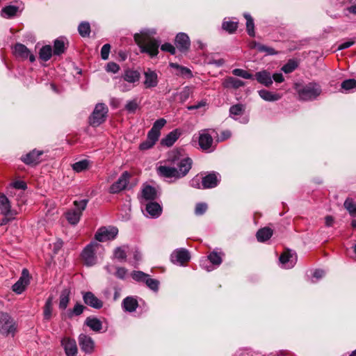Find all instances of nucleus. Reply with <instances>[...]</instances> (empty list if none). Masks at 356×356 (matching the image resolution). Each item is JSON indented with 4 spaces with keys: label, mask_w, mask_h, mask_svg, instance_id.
I'll return each mask as SVG.
<instances>
[{
    "label": "nucleus",
    "mask_w": 356,
    "mask_h": 356,
    "mask_svg": "<svg viewBox=\"0 0 356 356\" xmlns=\"http://www.w3.org/2000/svg\"><path fill=\"white\" fill-rule=\"evenodd\" d=\"M52 55V49L50 45L42 47L39 52L40 58L44 61L49 60Z\"/></svg>",
    "instance_id": "43"
},
{
    "label": "nucleus",
    "mask_w": 356,
    "mask_h": 356,
    "mask_svg": "<svg viewBox=\"0 0 356 356\" xmlns=\"http://www.w3.org/2000/svg\"><path fill=\"white\" fill-rule=\"evenodd\" d=\"M147 274L142 272V271H133L131 273L132 278L137 282H144L145 281Z\"/></svg>",
    "instance_id": "54"
},
{
    "label": "nucleus",
    "mask_w": 356,
    "mask_h": 356,
    "mask_svg": "<svg viewBox=\"0 0 356 356\" xmlns=\"http://www.w3.org/2000/svg\"><path fill=\"white\" fill-rule=\"evenodd\" d=\"M213 138L208 133L207 130H203L200 133L199 136V145L200 147L204 150L207 152H211L212 144H213Z\"/></svg>",
    "instance_id": "17"
},
{
    "label": "nucleus",
    "mask_w": 356,
    "mask_h": 356,
    "mask_svg": "<svg viewBox=\"0 0 356 356\" xmlns=\"http://www.w3.org/2000/svg\"><path fill=\"white\" fill-rule=\"evenodd\" d=\"M343 206L351 216L356 217V202L353 198L348 197L345 200Z\"/></svg>",
    "instance_id": "41"
},
{
    "label": "nucleus",
    "mask_w": 356,
    "mask_h": 356,
    "mask_svg": "<svg viewBox=\"0 0 356 356\" xmlns=\"http://www.w3.org/2000/svg\"><path fill=\"white\" fill-rule=\"evenodd\" d=\"M85 324L94 332H100L102 329V321L96 317H88L85 321Z\"/></svg>",
    "instance_id": "27"
},
{
    "label": "nucleus",
    "mask_w": 356,
    "mask_h": 356,
    "mask_svg": "<svg viewBox=\"0 0 356 356\" xmlns=\"http://www.w3.org/2000/svg\"><path fill=\"white\" fill-rule=\"evenodd\" d=\"M138 305L137 300L131 296L125 298L122 304L123 309L128 312H135Z\"/></svg>",
    "instance_id": "25"
},
{
    "label": "nucleus",
    "mask_w": 356,
    "mask_h": 356,
    "mask_svg": "<svg viewBox=\"0 0 356 356\" xmlns=\"http://www.w3.org/2000/svg\"><path fill=\"white\" fill-rule=\"evenodd\" d=\"M138 107L136 99L129 101L125 105V109L129 113H134Z\"/></svg>",
    "instance_id": "56"
},
{
    "label": "nucleus",
    "mask_w": 356,
    "mask_h": 356,
    "mask_svg": "<svg viewBox=\"0 0 356 356\" xmlns=\"http://www.w3.org/2000/svg\"><path fill=\"white\" fill-rule=\"evenodd\" d=\"M258 92L261 98L268 102H275L280 99L282 97L280 94L266 90H261Z\"/></svg>",
    "instance_id": "33"
},
{
    "label": "nucleus",
    "mask_w": 356,
    "mask_h": 356,
    "mask_svg": "<svg viewBox=\"0 0 356 356\" xmlns=\"http://www.w3.org/2000/svg\"><path fill=\"white\" fill-rule=\"evenodd\" d=\"M222 256H223L222 252H218L216 251H213L208 255V259L210 261V262L212 264H213L216 266H219L222 261Z\"/></svg>",
    "instance_id": "40"
},
{
    "label": "nucleus",
    "mask_w": 356,
    "mask_h": 356,
    "mask_svg": "<svg viewBox=\"0 0 356 356\" xmlns=\"http://www.w3.org/2000/svg\"><path fill=\"white\" fill-rule=\"evenodd\" d=\"M83 300L87 305L99 309L103 307V302L97 298L92 292L83 293Z\"/></svg>",
    "instance_id": "19"
},
{
    "label": "nucleus",
    "mask_w": 356,
    "mask_h": 356,
    "mask_svg": "<svg viewBox=\"0 0 356 356\" xmlns=\"http://www.w3.org/2000/svg\"><path fill=\"white\" fill-rule=\"evenodd\" d=\"M90 161L87 159H83L77 161L72 165V168L76 172H81L88 168Z\"/></svg>",
    "instance_id": "42"
},
{
    "label": "nucleus",
    "mask_w": 356,
    "mask_h": 356,
    "mask_svg": "<svg viewBox=\"0 0 356 356\" xmlns=\"http://www.w3.org/2000/svg\"><path fill=\"white\" fill-rule=\"evenodd\" d=\"M207 204L204 202L197 203L195 206V213L197 216L203 215L207 210Z\"/></svg>",
    "instance_id": "55"
},
{
    "label": "nucleus",
    "mask_w": 356,
    "mask_h": 356,
    "mask_svg": "<svg viewBox=\"0 0 356 356\" xmlns=\"http://www.w3.org/2000/svg\"><path fill=\"white\" fill-rule=\"evenodd\" d=\"M280 261L283 268H291L297 262V254L293 251L286 250L280 255Z\"/></svg>",
    "instance_id": "11"
},
{
    "label": "nucleus",
    "mask_w": 356,
    "mask_h": 356,
    "mask_svg": "<svg viewBox=\"0 0 356 356\" xmlns=\"http://www.w3.org/2000/svg\"><path fill=\"white\" fill-rule=\"evenodd\" d=\"M12 186L17 189L24 190L26 188V184L23 181H15L12 183Z\"/></svg>",
    "instance_id": "64"
},
{
    "label": "nucleus",
    "mask_w": 356,
    "mask_h": 356,
    "mask_svg": "<svg viewBox=\"0 0 356 356\" xmlns=\"http://www.w3.org/2000/svg\"><path fill=\"white\" fill-rule=\"evenodd\" d=\"M81 349L86 354L92 353L95 350V342L93 339L85 334H81L78 338Z\"/></svg>",
    "instance_id": "13"
},
{
    "label": "nucleus",
    "mask_w": 356,
    "mask_h": 356,
    "mask_svg": "<svg viewBox=\"0 0 356 356\" xmlns=\"http://www.w3.org/2000/svg\"><path fill=\"white\" fill-rule=\"evenodd\" d=\"M244 108L243 104H237L229 108V117L234 120H239L243 115Z\"/></svg>",
    "instance_id": "26"
},
{
    "label": "nucleus",
    "mask_w": 356,
    "mask_h": 356,
    "mask_svg": "<svg viewBox=\"0 0 356 356\" xmlns=\"http://www.w3.org/2000/svg\"><path fill=\"white\" fill-rule=\"evenodd\" d=\"M0 210L4 216H15L17 213L11 209V204L4 194H0Z\"/></svg>",
    "instance_id": "20"
},
{
    "label": "nucleus",
    "mask_w": 356,
    "mask_h": 356,
    "mask_svg": "<svg viewBox=\"0 0 356 356\" xmlns=\"http://www.w3.org/2000/svg\"><path fill=\"white\" fill-rule=\"evenodd\" d=\"M243 83L242 81L233 76H228L225 78L222 82V86L226 88H238L242 86Z\"/></svg>",
    "instance_id": "29"
},
{
    "label": "nucleus",
    "mask_w": 356,
    "mask_h": 356,
    "mask_svg": "<svg viewBox=\"0 0 356 356\" xmlns=\"http://www.w3.org/2000/svg\"><path fill=\"white\" fill-rule=\"evenodd\" d=\"M295 89L298 94L300 99L302 101H312L316 99L321 93V88L316 83H309L306 85L296 83Z\"/></svg>",
    "instance_id": "3"
},
{
    "label": "nucleus",
    "mask_w": 356,
    "mask_h": 356,
    "mask_svg": "<svg viewBox=\"0 0 356 356\" xmlns=\"http://www.w3.org/2000/svg\"><path fill=\"white\" fill-rule=\"evenodd\" d=\"M53 296H50L46 300L43 308V316L47 321L51 319L53 311Z\"/></svg>",
    "instance_id": "35"
},
{
    "label": "nucleus",
    "mask_w": 356,
    "mask_h": 356,
    "mask_svg": "<svg viewBox=\"0 0 356 356\" xmlns=\"http://www.w3.org/2000/svg\"><path fill=\"white\" fill-rule=\"evenodd\" d=\"M70 290L69 289H63L60 295L59 308L64 310L67 308L70 302Z\"/></svg>",
    "instance_id": "38"
},
{
    "label": "nucleus",
    "mask_w": 356,
    "mask_h": 356,
    "mask_svg": "<svg viewBox=\"0 0 356 356\" xmlns=\"http://www.w3.org/2000/svg\"><path fill=\"white\" fill-rule=\"evenodd\" d=\"M130 175L128 172H124L118 179L109 188L110 193H118L124 190L129 182Z\"/></svg>",
    "instance_id": "9"
},
{
    "label": "nucleus",
    "mask_w": 356,
    "mask_h": 356,
    "mask_svg": "<svg viewBox=\"0 0 356 356\" xmlns=\"http://www.w3.org/2000/svg\"><path fill=\"white\" fill-rule=\"evenodd\" d=\"M189 184L193 188L198 189L202 188V178L196 176L190 181Z\"/></svg>",
    "instance_id": "58"
},
{
    "label": "nucleus",
    "mask_w": 356,
    "mask_h": 356,
    "mask_svg": "<svg viewBox=\"0 0 356 356\" xmlns=\"http://www.w3.org/2000/svg\"><path fill=\"white\" fill-rule=\"evenodd\" d=\"M180 135V131L179 129H175L161 139V145L165 147H171L177 141Z\"/></svg>",
    "instance_id": "23"
},
{
    "label": "nucleus",
    "mask_w": 356,
    "mask_h": 356,
    "mask_svg": "<svg viewBox=\"0 0 356 356\" xmlns=\"http://www.w3.org/2000/svg\"><path fill=\"white\" fill-rule=\"evenodd\" d=\"M107 113L108 108L104 104H97L89 118L90 124L92 127L100 125L105 121Z\"/></svg>",
    "instance_id": "7"
},
{
    "label": "nucleus",
    "mask_w": 356,
    "mask_h": 356,
    "mask_svg": "<svg viewBox=\"0 0 356 356\" xmlns=\"http://www.w3.org/2000/svg\"><path fill=\"white\" fill-rule=\"evenodd\" d=\"M102 249V245L97 242H91L82 251L81 258L88 266H91L97 263V252Z\"/></svg>",
    "instance_id": "6"
},
{
    "label": "nucleus",
    "mask_w": 356,
    "mask_h": 356,
    "mask_svg": "<svg viewBox=\"0 0 356 356\" xmlns=\"http://www.w3.org/2000/svg\"><path fill=\"white\" fill-rule=\"evenodd\" d=\"M29 284V273L27 269H23L22 276L15 283L13 286V291L17 294H21L24 291Z\"/></svg>",
    "instance_id": "12"
},
{
    "label": "nucleus",
    "mask_w": 356,
    "mask_h": 356,
    "mask_svg": "<svg viewBox=\"0 0 356 356\" xmlns=\"http://www.w3.org/2000/svg\"><path fill=\"white\" fill-rule=\"evenodd\" d=\"M120 70V67L118 64L111 62L107 64L106 70L113 73H116Z\"/></svg>",
    "instance_id": "63"
},
{
    "label": "nucleus",
    "mask_w": 356,
    "mask_h": 356,
    "mask_svg": "<svg viewBox=\"0 0 356 356\" xmlns=\"http://www.w3.org/2000/svg\"><path fill=\"white\" fill-rule=\"evenodd\" d=\"M78 31L82 37L88 36L90 33V26L89 23L85 22H81L78 27Z\"/></svg>",
    "instance_id": "50"
},
{
    "label": "nucleus",
    "mask_w": 356,
    "mask_h": 356,
    "mask_svg": "<svg viewBox=\"0 0 356 356\" xmlns=\"http://www.w3.org/2000/svg\"><path fill=\"white\" fill-rule=\"evenodd\" d=\"M118 234V229L113 226L102 227L95 234V239L99 242H104L114 239Z\"/></svg>",
    "instance_id": "8"
},
{
    "label": "nucleus",
    "mask_w": 356,
    "mask_h": 356,
    "mask_svg": "<svg viewBox=\"0 0 356 356\" xmlns=\"http://www.w3.org/2000/svg\"><path fill=\"white\" fill-rule=\"evenodd\" d=\"M238 24V22L237 21H234L229 17H226L222 22V28L229 33H233L237 29Z\"/></svg>",
    "instance_id": "32"
},
{
    "label": "nucleus",
    "mask_w": 356,
    "mask_h": 356,
    "mask_svg": "<svg viewBox=\"0 0 356 356\" xmlns=\"http://www.w3.org/2000/svg\"><path fill=\"white\" fill-rule=\"evenodd\" d=\"M65 51V42L63 39H56L54 41V54L55 55H60Z\"/></svg>",
    "instance_id": "46"
},
{
    "label": "nucleus",
    "mask_w": 356,
    "mask_h": 356,
    "mask_svg": "<svg viewBox=\"0 0 356 356\" xmlns=\"http://www.w3.org/2000/svg\"><path fill=\"white\" fill-rule=\"evenodd\" d=\"M110 49H111V45L109 44H105L102 47L101 57L103 60H107L108 58Z\"/></svg>",
    "instance_id": "59"
},
{
    "label": "nucleus",
    "mask_w": 356,
    "mask_h": 356,
    "mask_svg": "<svg viewBox=\"0 0 356 356\" xmlns=\"http://www.w3.org/2000/svg\"><path fill=\"white\" fill-rule=\"evenodd\" d=\"M133 87L134 85L129 83H127V81H124L122 78L120 79L117 84V88L122 92L129 91Z\"/></svg>",
    "instance_id": "52"
},
{
    "label": "nucleus",
    "mask_w": 356,
    "mask_h": 356,
    "mask_svg": "<svg viewBox=\"0 0 356 356\" xmlns=\"http://www.w3.org/2000/svg\"><path fill=\"white\" fill-rule=\"evenodd\" d=\"M155 33L154 30L145 29L134 35V40L141 51L148 54L151 57L157 56L160 46V41L152 37Z\"/></svg>",
    "instance_id": "2"
},
{
    "label": "nucleus",
    "mask_w": 356,
    "mask_h": 356,
    "mask_svg": "<svg viewBox=\"0 0 356 356\" xmlns=\"http://www.w3.org/2000/svg\"><path fill=\"white\" fill-rule=\"evenodd\" d=\"M17 331V323L6 312H0V334L3 337H13Z\"/></svg>",
    "instance_id": "4"
},
{
    "label": "nucleus",
    "mask_w": 356,
    "mask_h": 356,
    "mask_svg": "<svg viewBox=\"0 0 356 356\" xmlns=\"http://www.w3.org/2000/svg\"><path fill=\"white\" fill-rule=\"evenodd\" d=\"M145 210L152 218L159 217L162 211L161 206L156 202H149L147 204Z\"/></svg>",
    "instance_id": "31"
},
{
    "label": "nucleus",
    "mask_w": 356,
    "mask_h": 356,
    "mask_svg": "<svg viewBox=\"0 0 356 356\" xmlns=\"http://www.w3.org/2000/svg\"><path fill=\"white\" fill-rule=\"evenodd\" d=\"M220 180L218 173L212 172L202 178V188H212L218 186Z\"/></svg>",
    "instance_id": "16"
},
{
    "label": "nucleus",
    "mask_w": 356,
    "mask_h": 356,
    "mask_svg": "<svg viewBox=\"0 0 356 356\" xmlns=\"http://www.w3.org/2000/svg\"><path fill=\"white\" fill-rule=\"evenodd\" d=\"M145 81L144 86L146 88H154L158 85V76L154 72L148 69L144 72Z\"/></svg>",
    "instance_id": "22"
},
{
    "label": "nucleus",
    "mask_w": 356,
    "mask_h": 356,
    "mask_svg": "<svg viewBox=\"0 0 356 356\" xmlns=\"http://www.w3.org/2000/svg\"><path fill=\"white\" fill-rule=\"evenodd\" d=\"M246 32L250 37L255 36L254 19L248 14H246Z\"/></svg>",
    "instance_id": "45"
},
{
    "label": "nucleus",
    "mask_w": 356,
    "mask_h": 356,
    "mask_svg": "<svg viewBox=\"0 0 356 356\" xmlns=\"http://www.w3.org/2000/svg\"><path fill=\"white\" fill-rule=\"evenodd\" d=\"M165 124L166 120L163 118H160L154 122L152 129L149 131V132L159 138L161 135V130Z\"/></svg>",
    "instance_id": "37"
},
{
    "label": "nucleus",
    "mask_w": 356,
    "mask_h": 356,
    "mask_svg": "<svg viewBox=\"0 0 356 356\" xmlns=\"http://www.w3.org/2000/svg\"><path fill=\"white\" fill-rule=\"evenodd\" d=\"M61 345L67 356H76L78 353L76 342L74 339L65 337L61 340Z\"/></svg>",
    "instance_id": "14"
},
{
    "label": "nucleus",
    "mask_w": 356,
    "mask_h": 356,
    "mask_svg": "<svg viewBox=\"0 0 356 356\" xmlns=\"http://www.w3.org/2000/svg\"><path fill=\"white\" fill-rule=\"evenodd\" d=\"M175 166L161 165L157 168L159 176L167 179H180L187 175L192 166L191 159L186 157L173 160Z\"/></svg>",
    "instance_id": "1"
},
{
    "label": "nucleus",
    "mask_w": 356,
    "mask_h": 356,
    "mask_svg": "<svg viewBox=\"0 0 356 356\" xmlns=\"http://www.w3.org/2000/svg\"><path fill=\"white\" fill-rule=\"evenodd\" d=\"M273 230L269 227H264L257 232V238L259 242H265L273 236Z\"/></svg>",
    "instance_id": "36"
},
{
    "label": "nucleus",
    "mask_w": 356,
    "mask_h": 356,
    "mask_svg": "<svg viewBox=\"0 0 356 356\" xmlns=\"http://www.w3.org/2000/svg\"><path fill=\"white\" fill-rule=\"evenodd\" d=\"M170 65L171 67L179 70V74L187 78H191L192 76L191 71L188 68L179 66L178 64L172 63H171Z\"/></svg>",
    "instance_id": "47"
},
{
    "label": "nucleus",
    "mask_w": 356,
    "mask_h": 356,
    "mask_svg": "<svg viewBox=\"0 0 356 356\" xmlns=\"http://www.w3.org/2000/svg\"><path fill=\"white\" fill-rule=\"evenodd\" d=\"M161 49L163 51L170 53L172 55L175 54L176 49L175 47L170 43H165L161 46Z\"/></svg>",
    "instance_id": "60"
},
{
    "label": "nucleus",
    "mask_w": 356,
    "mask_h": 356,
    "mask_svg": "<svg viewBox=\"0 0 356 356\" xmlns=\"http://www.w3.org/2000/svg\"><path fill=\"white\" fill-rule=\"evenodd\" d=\"M13 53L17 58L22 59L29 58L30 62L35 61V58L33 54H31L29 49L21 43H17L13 47Z\"/></svg>",
    "instance_id": "15"
},
{
    "label": "nucleus",
    "mask_w": 356,
    "mask_h": 356,
    "mask_svg": "<svg viewBox=\"0 0 356 356\" xmlns=\"http://www.w3.org/2000/svg\"><path fill=\"white\" fill-rule=\"evenodd\" d=\"M249 47L251 49H257L259 52H264L266 55H274L276 54L277 52L271 47H267L256 42H251L248 44Z\"/></svg>",
    "instance_id": "30"
},
{
    "label": "nucleus",
    "mask_w": 356,
    "mask_h": 356,
    "mask_svg": "<svg viewBox=\"0 0 356 356\" xmlns=\"http://www.w3.org/2000/svg\"><path fill=\"white\" fill-rule=\"evenodd\" d=\"M298 67V63L294 60H289L285 65L282 67V70L288 74L294 71Z\"/></svg>",
    "instance_id": "49"
},
{
    "label": "nucleus",
    "mask_w": 356,
    "mask_h": 356,
    "mask_svg": "<svg viewBox=\"0 0 356 356\" xmlns=\"http://www.w3.org/2000/svg\"><path fill=\"white\" fill-rule=\"evenodd\" d=\"M145 284H147V286L152 290L154 291H158V289H159V282L158 280H155V279H152L151 277H149V275H147L145 281Z\"/></svg>",
    "instance_id": "53"
},
{
    "label": "nucleus",
    "mask_w": 356,
    "mask_h": 356,
    "mask_svg": "<svg viewBox=\"0 0 356 356\" xmlns=\"http://www.w3.org/2000/svg\"><path fill=\"white\" fill-rule=\"evenodd\" d=\"M190 258L189 252L184 248L175 250L170 256L171 261L180 266L184 265L190 260Z\"/></svg>",
    "instance_id": "10"
},
{
    "label": "nucleus",
    "mask_w": 356,
    "mask_h": 356,
    "mask_svg": "<svg viewBox=\"0 0 356 356\" xmlns=\"http://www.w3.org/2000/svg\"><path fill=\"white\" fill-rule=\"evenodd\" d=\"M255 76L258 82L266 86H269L273 83L270 74L266 71L257 72Z\"/></svg>",
    "instance_id": "34"
},
{
    "label": "nucleus",
    "mask_w": 356,
    "mask_h": 356,
    "mask_svg": "<svg viewBox=\"0 0 356 356\" xmlns=\"http://www.w3.org/2000/svg\"><path fill=\"white\" fill-rule=\"evenodd\" d=\"M127 274V270L122 267H118L116 269L115 276L120 279H124Z\"/></svg>",
    "instance_id": "61"
},
{
    "label": "nucleus",
    "mask_w": 356,
    "mask_h": 356,
    "mask_svg": "<svg viewBox=\"0 0 356 356\" xmlns=\"http://www.w3.org/2000/svg\"><path fill=\"white\" fill-rule=\"evenodd\" d=\"M127 247L126 246H122V247H118L114 250V257L115 258L118 259V260H125L127 257V253L126 250Z\"/></svg>",
    "instance_id": "48"
},
{
    "label": "nucleus",
    "mask_w": 356,
    "mask_h": 356,
    "mask_svg": "<svg viewBox=\"0 0 356 356\" xmlns=\"http://www.w3.org/2000/svg\"><path fill=\"white\" fill-rule=\"evenodd\" d=\"M19 8L15 6H7L2 9L1 15L3 17L10 18L16 15Z\"/></svg>",
    "instance_id": "44"
},
{
    "label": "nucleus",
    "mask_w": 356,
    "mask_h": 356,
    "mask_svg": "<svg viewBox=\"0 0 356 356\" xmlns=\"http://www.w3.org/2000/svg\"><path fill=\"white\" fill-rule=\"evenodd\" d=\"M84 308L83 305L79 303L76 304L73 309L70 312V316L81 315L83 313Z\"/></svg>",
    "instance_id": "57"
},
{
    "label": "nucleus",
    "mask_w": 356,
    "mask_h": 356,
    "mask_svg": "<svg viewBox=\"0 0 356 356\" xmlns=\"http://www.w3.org/2000/svg\"><path fill=\"white\" fill-rule=\"evenodd\" d=\"M156 197V191L151 186H145L142 190V197L145 200H153Z\"/></svg>",
    "instance_id": "39"
},
{
    "label": "nucleus",
    "mask_w": 356,
    "mask_h": 356,
    "mask_svg": "<svg viewBox=\"0 0 356 356\" xmlns=\"http://www.w3.org/2000/svg\"><path fill=\"white\" fill-rule=\"evenodd\" d=\"M140 77V73L138 71L128 69L124 71L121 78L124 81H127V83L134 85L135 83L138 82Z\"/></svg>",
    "instance_id": "24"
},
{
    "label": "nucleus",
    "mask_w": 356,
    "mask_h": 356,
    "mask_svg": "<svg viewBox=\"0 0 356 356\" xmlns=\"http://www.w3.org/2000/svg\"><path fill=\"white\" fill-rule=\"evenodd\" d=\"M88 200L87 199H83L81 200H75L74 202V208L69 210L66 213L65 216L71 225H76L82 215V212L86 208Z\"/></svg>",
    "instance_id": "5"
},
{
    "label": "nucleus",
    "mask_w": 356,
    "mask_h": 356,
    "mask_svg": "<svg viewBox=\"0 0 356 356\" xmlns=\"http://www.w3.org/2000/svg\"><path fill=\"white\" fill-rule=\"evenodd\" d=\"M341 88L345 91H350L356 88V80L354 79H350L343 81L341 83Z\"/></svg>",
    "instance_id": "51"
},
{
    "label": "nucleus",
    "mask_w": 356,
    "mask_h": 356,
    "mask_svg": "<svg viewBox=\"0 0 356 356\" xmlns=\"http://www.w3.org/2000/svg\"><path fill=\"white\" fill-rule=\"evenodd\" d=\"M232 136V133L229 130H223L220 132V136L218 138V141H223Z\"/></svg>",
    "instance_id": "62"
},
{
    "label": "nucleus",
    "mask_w": 356,
    "mask_h": 356,
    "mask_svg": "<svg viewBox=\"0 0 356 356\" xmlns=\"http://www.w3.org/2000/svg\"><path fill=\"white\" fill-rule=\"evenodd\" d=\"M158 140L159 138L148 132L147 139L140 144L139 149L142 151L151 149Z\"/></svg>",
    "instance_id": "28"
},
{
    "label": "nucleus",
    "mask_w": 356,
    "mask_h": 356,
    "mask_svg": "<svg viewBox=\"0 0 356 356\" xmlns=\"http://www.w3.org/2000/svg\"><path fill=\"white\" fill-rule=\"evenodd\" d=\"M175 44L177 48L181 51L188 50L191 45L189 37L184 33H178L175 38Z\"/></svg>",
    "instance_id": "21"
},
{
    "label": "nucleus",
    "mask_w": 356,
    "mask_h": 356,
    "mask_svg": "<svg viewBox=\"0 0 356 356\" xmlns=\"http://www.w3.org/2000/svg\"><path fill=\"white\" fill-rule=\"evenodd\" d=\"M42 151L33 150L26 155L22 156L21 160L26 165H35L40 161V156L42 155Z\"/></svg>",
    "instance_id": "18"
}]
</instances>
